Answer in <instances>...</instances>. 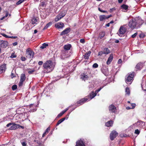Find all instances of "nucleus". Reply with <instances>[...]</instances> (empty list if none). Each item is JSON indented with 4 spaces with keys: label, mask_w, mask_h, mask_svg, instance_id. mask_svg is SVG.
<instances>
[{
    "label": "nucleus",
    "mask_w": 146,
    "mask_h": 146,
    "mask_svg": "<svg viewBox=\"0 0 146 146\" xmlns=\"http://www.w3.org/2000/svg\"><path fill=\"white\" fill-rule=\"evenodd\" d=\"M68 110V109H67L66 110H64L62 112L59 113L57 116V117L59 118L63 114H64Z\"/></svg>",
    "instance_id": "cd10ccee"
},
{
    "label": "nucleus",
    "mask_w": 146,
    "mask_h": 146,
    "mask_svg": "<svg viewBox=\"0 0 146 146\" xmlns=\"http://www.w3.org/2000/svg\"><path fill=\"white\" fill-rule=\"evenodd\" d=\"M98 65L96 63H95L93 65V67L94 68H97L98 67Z\"/></svg>",
    "instance_id": "ea45409f"
},
{
    "label": "nucleus",
    "mask_w": 146,
    "mask_h": 146,
    "mask_svg": "<svg viewBox=\"0 0 146 146\" xmlns=\"http://www.w3.org/2000/svg\"><path fill=\"white\" fill-rule=\"evenodd\" d=\"M113 57L112 54H110V56L108 58L107 62V64L108 65H109L110 63L113 60Z\"/></svg>",
    "instance_id": "5701e85b"
},
{
    "label": "nucleus",
    "mask_w": 146,
    "mask_h": 146,
    "mask_svg": "<svg viewBox=\"0 0 146 146\" xmlns=\"http://www.w3.org/2000/svg\"><path fill=\"white\" fill-rule=\"evenodd\" d=\"M123 0H118V2L119 3H121L123 1Z\"/></svg>",
    "instance_id": "052dcab7"
},
{
    "label": "nucleus",
    "mask_w": 146,
    "mask_h": 146,
    "mask_svg": "<svg viewBox=\"0 0 146 146\" xmlns=\"http://www.w3.org/2000/svg\"><path fill=\"white\" fill-rule=\"evenodd\" d=\"M50 127H48L46 130L45 132L47 134L48 133L49 131H50Z\"/></svg>",
    "instance_id": "37998d69"
},
{
    "label": "nucleus",
    "mask_w": 146,
    "mask_h": 146,
    "mask_svg": "<svg viewBox=\"0 0 146 146\" xmlns=\"http://www.w3.org/2000/svg\"><path fill=\"white\" fill-rule=\"evenodd\" d=\"M26 79L25 75L24 74H21L20 77V80L19 84V87L21 86L23 84V83Z\"/></svg>",
    "instance_id": "39448f33"
},
{
    "label": "nucleus",
    "mask_w": 146,
    "mask_h": 146,
    "mask_svg": "<svg viewBox=\"0 0 146 146\" xmlns=\"http://www.w3.org/2000/svg\"><path fill=\"white\" fill-rule=\"evenodd\" d=\"M6 66L5 64H3L0 66V73L4 72L6 70Z\"/></svg>",
    "instance_id": "ddd939ff"
},
{
    "label": "nucleus",
    "mask_w": 146,
    "mask_h": 146,
    "mask_svg": "<svg viewBox=\"0 0 146 146\" xmlns=\"http://www.w3.org/2000/svg\"><path fill=\"white\" fill-rule=\"evenodd\" d=\"M12 125L9 128L10 130H15L17 129V124L13 123Z\"/></svg>",
    "instance_id": "4be33fe9"
},
{
    "label": "nucleus",
    "mask_w": 146,
    "mask_h": 146,
    "mask_svg": "<svg viewBox=\"0 0 146 146\" xmlns=\"http://www.w3.org/2000/svg\"><path fill=\"white\" fill-rule=\"evenodd\" d=\"M35 71V70H29L28 71V73L29 74H32L33 73V72H34Z\"/></svg>",
    "instance_id": "58836bf2"
},
{
    "label": "nucleus",
    "mask_w": 146,
    "mask_h": 146,
    "mask_svg": "<svg viewBox=\"0 0 146 146\" xmlns=\"http://www.w3.org/2000/svg\"><path fill=\"white\" fill-rule=\"evenodd\" d=\"M70 28H67L62 31L60 33V35H62L67 34L70 32Z\"/></svg>",
    "instance_id": "f8f14e48"
},
{
    "label": "nucleus",
    "mask_w": 146,
    "mask_h": 146,
    "mask_svg": "<svg viewBox=\"0 0 146 146\" xmlns=\"http://www.w3.org/2000/svg\"><path fill=\"white\" fill-rule=\"evenodd\" d=\"M21 143L23 146H26L27 145V144L25 141L21 142Z\"/></svg>",
    "instance_id": "3c124183"
},
{
    "label": "nucleus",
    "mask_w": 146,
    "mask_h": 146,
    "mask_svg": "<svg viewBox=\"0 0 146 146\" xmlns=\"http://www.w3.org/2000/svg\"><path fill=\"white\" fill-rule=\"evenodd\" d=\"M126 31L125 28L123 26H121L119 30V32L117 33L118 35L120 36H122L121 35H123L125 34Z\"/></svg>",
    "instance_id": "0eeeda50"
},
{
    "label": "nucleus",
    "mask_w": 146,
    "mask_h": 146,
    "mask_svg": "<svg viewBox=\"0 0 146 146\" xmlns=\"http://www.w3.org/2000/svg\"><path fill=\"white\" fill-rule=\"evenodd\" d=\"M140 131L138 129H136L135 131V133L137 135H138L140 133Z\"/></svg>",
    "instance_id": "a19ab883"
},
{
    "label": "nucleus",
    "mask_w": 146,
    "mask_h": 146,
    "mask_svg": "<svg viewBox=\"0 0 146 146\" xmlns=\"http://www.w3.org/2000/svg\"><path fill=\"white\" fill-rule=\"evenodd\" d=\"M107 16V19H108L109 18H110L112 16V15H108V16Z\"/></svg>",
    "instance_id": "bf43d9fd"
},
{
    "label": "nucleus",
    "mask_w": 146,
    "mask_h": 146,
    "mask_svg": "<svg viewBox=\"0 0 146 146\" xmlns=\"http://www.w3.org/2000/svg\"><path fill=\"white\" fill-rule=\"evenodd\" d=\"M43 63V62L42 61H40L38 62V64L40 65H42Z\"/></svg>",
    "instance_id": "6e6d98bb"
},
{
    "label": "nucleus",
    "mask_w": 146,
    "mask_h": 146,
    "mask_svg": "<svg viewBox=\"0 0 146 146\" xmlns=\"http://www.w3.org/2000/svg\"><path fill=\"white\" fill-rule=\"evenodd\" d=\"M125 92L126 94L129 95L130 94V91L128 87H127L125 89Z\"/></svg>",
    "instance_id": "72a5a7b5"
},
{
    "label": "nucleus",
    "mask_w": 146,
    "mask_h": 146,
    "mask_svg": "<svg viewBox=\"0 0 146 146\" xmlns=\"http://www.w3.org/2000/svg\"><path fill=\"white\" fill-rule=\"evenodd\" d=\"M48 45L46 43H44L42 44V46L40 47V48L41 49H43L46 48L47 46H48Z\"/></svg>",
    "instance_id": "2f4dec72"
},
{
    "label": "nucleus",
    "mask_w": 146,
    "mask_h": 146,
    "mask_svg": "<svg viewBox=\"0 0 146 146\" xmlns=\"http://www.w3.org/2000/svg\"><path fill=\"white\" fill-rule=\"evenodd\" d=\"M32 23L33 24H35L36 25L38 23L37 20L36 18L34 17L32 18L31 20Z\"/></svg>",
    "instance_id": "c85d7f7f"
},
{
    "label": "nucleus",
    "mask_w": 146,
    "mask_h": 146,
    "mask_svg": "<svg viewBox=\"0 0 146 146\" xmlns=\"http://www.w3.org/2000/svg\"><path fill=\"white\" fill-rule=\"evenodd\" d=\"M17 88V86L16 85H14L12 86V89L13 91L15 90Z\"/></svg>",
    "instance_id": "c9c22d12"
},
{
    "label": "nucleus",
    "mask_w": 146,
    "mask_h": 146,
    "mask_svg": "<svg viewBox=\"0 0 146 146\" xmlns=\"http://www.w3.org/2000/svg\"><path fill=\"white\" fill-rule=\"evenodd\" d=\"M65 15V14H63V15L62 14L61 15L60 14L58 15L55 19V21L56 22L58 21L60 19L64 17Z\"/></svg>",
    "instance_id": "dca6fc26"
},
{
    "label": "nucleus",
    "mask_w": 146,
    "mask_h": 146,
    "mask_svg": "<svg viewBox=\"0 0 146 146\" xmlns=\"http://www.w3.org/2000/svg\"><path fill=\"white\" fill-rule=\"evenodd\" d=\"M118 133L115 130L111 131L110 135V139L111 141L113 140L118 135Z\"/></svg>",
    "instance_id": "423d86ee"
},
{
    "label": "nucleus",
    "mask_w": 146,
    "mask_h": 146,
    "mask_svg": "<svg viewBox=\"0 0 146 146\" xmlns=\"http://www.w3.org/2000/svg\"><path fill=\"white\" fill-rule=\"evenodd\" d=\"M71 47V45L70 44H67L65 45L64 46L63 48L64 50L68 51V50H70Z\"/></svg>",
    "instance_id": "f3484780"
},
{
    "label": "nucleus",
    "mask_w": 146,
    "mask_h": 146,
    "mask_svg": "<svg viewBox=\"0 0 146 146\" xmlns=\"http://www.w3.org/2000/svg\"><path fill=\"white\" fill-rule=\"evenodd\" d=\"M104 54L103 52L102 51H100L98 53V56H101L102 55Z\"/></svg>",
    "instance_id": "c03bdc74"
},
{
    "label": "nucleus",
    "mask_w": 146,
    "mask_h": 146,
    "mask_svg": "<svg viewBox=\"0 0 146 146\" xmlns=\"http://www.w3.org/2000/svg\"><path fill=\"white\" fill-rule=\"evenodd\" d=\"M104 54H108L110 53V51L108 48H105L104 49L103 51Z\"/></svg>",
    "instance_id": "bb28decb"
},
{
    "label": "nucleus",
    "mask_w": 146,
    "mask_h": 146,
    "mask_svg": "<svg viewBox=\"0 0 146 146\" xmlns=\"http://www.w3.org/2000/svg\"><path fill=\"white\" fill-rule=\"evenodd\" d=\"M137 33H134V34L133 35H132V36H131L133 38H134L135 37H136V36L137 35Z\"/></svg>",
    "instance_id": "de8ad7c7"
},
{
    "label": "nucleus",
    "mask_w": 146,
    "mask_h": 146,
    "mask_svg": "<svg viewBox=\"0 0 146 146\" xmlns=\"http://www.w3.org/2000/svg\"><path fill=\"white\" fill-rule=\"evenodd\" d=\"M109 111L112 113H115L116 111V107L113 104H111L109 107Z\"/></svg>",
    "instance_id": "6e6552de"
},
{
    "label": "nucleus",
    "mask_w": 146,
    "mask_h": 146,
    "mask_svg": "<svg viewBox=\"0 0 146 146\" xmlns=\"http://www.w3.org/2000/svg\"><path fill=\"white\" fill-rule=\"evenodd\" d=\"M68 51L64 50H62L61 51V56L63 57H66V56H67L68 55Z\"/></svg>",
    "instance_id": "a211bd4d"
},
{
    "label": "nucleus",
    "mask_w": 146,
    "mask_h": 146,
    "mask_svg": "<svg viewBox=\"0 0 146 146\" xmlns=\"http://www.w3.org/2000/svg\"><path fill=\"white\" fill-rule=\"evenodd\" d=\"M64 25L62 23H58L55 25V27L58 29L62 28L64 27Z\"/></svg>",
    "instance_id": "2eb2a0df"
},
{
    "label": "nucleus",
    "mask_w": 146,
    "mask_h": 146,
    "mask_svg": "<svg viewBox=\"0 0 146 146\" xmlns=\"http://www.w3.org/2000/svg\"><path fill=\"white\" fill-rule=\"evenodd\" d=\"M52 24L51 22H50L47 23L43 28V30L46 29L49 27L51 26Z\"/></svg>",
    "instance_id": "7c9ffc66"
},
{
    "label": "nucleus",
    "mask_w": 146,
    "mask_h": 146,
    "mask_svg": "<svg viewBox=\"0 0 146 146\" xmlns=\"http://www.w3.org/2000/svg\"><path fill=\"white\" fill-rule=\"evenodd\" d=\"M131 106H132V108H131L132 109H134L135 106V104H131Z\"/></svg>",
    "instance_id": "09e8293b"
},
{
    "label": "nucleus",
    "mask_w": 146,
    "mask_h": 146,
    "mask_svg": "<svg viewBox=\"0 0 146 146\" xmlns=\"http://www.w3.org/2000/svg\"><path fill=\"white\" fill-rule=\"evenodd\" d=\"M46 2L44 1H42L40 4V6L42 7H44L46 6Z\"/></svg>",
    "instance_id": "f704fd0d"
},
{
    "label": "nucleus",
    "mask_w": 146,
    "mask_h": 146,
    "mask_svg": "<svg viewBox=\"0 0 146 146\" xmlns=\"http://www.w3.org/2000/svg\"><path fill=\"white\" fill-rule=\"evenodd\" d=\"M81 78L84 81L86 80H87V78L88 77V76L86 75L85 73H83L81 75Z\"/></svg>",
    "instance_id": "aec40b11"
},
{
    "label": "nucleus",
    "mask_w": 146,
    "mask_h": 146,
    "mask_svg": "<svg viewBox=\"0 0 146 146\" xmlns=\"http://www.w3.org/2000/svg\"><path fill=\"white\" fill-rule=\"evenodd\" d=\"M139 37L141 38H143L145 37V35L143 34H141L139 35Z\"/></svg>",
    "instance_id": "a18cd8bd"
},
{
    "label": "nucleus",
    "mask_w": 146,
    "mask_h": 146,
    "mask_svg": "<svg viewBox=\"0 0 146 146\" xmlns=\"http://www.w3.org/2000/svg\"><path fill=\"white\" fill-rule=\"evenodd\" d=\"M17 127L18 128H21L23 129H24V127L23 126H22L21 125H19L17 124Z\"/></svg>",
    "instance_id": "8fccbe9b"
},
{
    "label": "nucleus",
    "mask_w": 146,
    "mask_h": 146,
    "mask_svg": "<svg viewBox=\"0 0 146 146\" xmlns=\"http://www.w3.org/2000/svg\"><path fill=\"white\" fill-rule=\"evenodd\" d=\"M17 56V55H15V53L13 52V53H12L11 55L10 56V57L11 58H15Z\"/></svg>",
    "instance_id": "e433bc0d"
},
{
    "label": "nucleus",
    "mask_w": 146,
    "mask_h": 146,
    "mask_svg": "<svg viewBox=\"0 0 146 146\" xmlns=\"http://www.w3.org/2000/svg\"><path fill=\"white\" fill-rule=\"evenodd\" d=\"M98 10L100 11L101 12H102V13H107V11L103 10L102 9H101L100 8H98Z\"/></svg>",
    "instance_id": "4c0bfd02"
},
{
    "label": "nucleus",
    "mask_w": 146,
    "mask_h": 146,
    "mask_svg": "<svg viewBox=\"0 0 146 146\" xmlns=\"http://www.w3.org/2000/svg\"><path fill=\"white\" fill-rule=\"evenodd\" d=\"M17 36H9V38H17Z\"/></svg>",
    "instance_id": "5fc2aeb1"
},
{
    "label": "nucleus",
    "mask_w": 146,
    "mask_h": 146,
    "mask_svg": "<svg viewBox=\"0 0 146 146\" xmlns=\"http://www.w3.org/2000/svg\"><path fill=\"white\" fill-rule=\"evenodd\" d=\"M143 23V21L142 20L132 19L129 21L128 26L130 28L133 29L139 27Z\"/></svg>",
    "instance_id": "f257e3e1"
},
{
    "label": "nucleus",
    "mask_w": 146,
    "mask_h": 146,
    "mask_svg": "<svg viewBox=\"0 0 146 146\" xmlns=\"http://www.w3.org/2000/svg\"><path fill=\"white\" fill-rule=\"evenodd\" d=\"M96 95V93H94V92H92L89 95V96H88V98H90V100H91Z\"/></svg>",
    "instance_id": "b1692460"
},
{
    "label": "nucleus",
    "mask_w": 146,
    "mask_h": 146,
    "mask_svg": "<svg viewBox=\"0 0 146 146\" xmlns=\"http://www.w3.org/2000/svg\"><path fill=\"white\" fill-rule=\"evenodd\" d=\"M131 108H130L129 107H127L126 108V109L127 110H130V109H131Z\"/></svg>",
    "instance_id": "774afa93"
},
{
    "label": "nucleus",
    "mask_w": 146,
    "mask_h": 146,
    "mask_svg": "<svg viewBox=\"0 0 146 146\" xmlns=\"http://www.w3.org/2000/svg\"><path fill=\"white\" fill-rule=\"evenodd\" d=\"M121 7L122 9H125V10H127L128 7V5H125L123 4L121 6Z\"/></svg>",
    "instance_id": "473e14b6"
},
{
    "label": "nucleus",
    "mask_w": 146,
    "mask_h": 146,
    "mask_svg": "<svg viewBox=\"0 0 146 146\" xmlns=\"http://www.w3.org/2000/svg\"><path fill=\"white\" fill-rule=\"evenodd\" d=\"M114 122L113 120H110L106 122L105 125L108 127H112L113 124Z\"/></svg>",
    "instance_id": "4468645a"
},
{
    "label": "nucleus",
    "mask_w": 146,
    "mask_h": 146,
    "mask_svg": "<svg viewBox=\"0 0 146 146\" xmlns=\"http://www.w3.org/2000/svg\"><path fill=\"white\" fill-rule=\"evenodd\" d=\"M89 99V98H83L79 101H78L77 103L78 104H79L80 105H82V104H84Z\"/></svg>",
    "instance_id": "9d476101"
},
{
    "label": "nucleus",
    "mask_w": 146,
    "mask_h": 146,
    "mask_svg": "<svg viewBox=\"0 0 146 146\" xmlns=\"http://www.w3.org/2000/svg\"><path fill=\"white\" fill-rule=\"evenodd\" d=\"M0 45V48H5L8 45V43L7 41L1 40Z\"/></svg>",
    "instance_id": "1a4fd4ad"
},
{
    "label": "nucleus",
    "mask_w": 146,
    "mask_h": 146,
    "mask_svg": "<svg viewBox=\"0 0 146 146\" xmlns=\"http://www.w3.org/2000/svg\"><path fill=\"white\" fill-rule=\"evenodd\" d=\"M122 62L121 59H119L118 61V64H120Z\"/></svg>",
    "instance_id": "13d9d810"
},
{
    "label": "nucleus",
    "mask_w": 146,
    "mask_h": 146,
    "mask_svg": "<svg viewBox=\"0 0 146 146\" xmlns=\"http://www.w3.org/2000/svg\"><path fill=\"white\" fill-rule=\"evenodd\" d=\"M17 44V42H15L13 43V46H16Z\"/></svg>",
    "instance_id": "338daca9"
},
{
    "label": "nucleus",
    "mask_w": 146,
    "mask_h": 146,
    "mask_svg": "<svg viewBox=\"0 0 146 146\" xmlns=\"http://www.w3.org/2000/svg\"><path fill=\"white\" fill-rule=\"evenodd\" d=\"M2 35L5 38H9V36L3 33L2 34Z\"/></svg>",
    "instance_id": "603ef678"
},
{
    "label": "nucleus",
    "mask_w": 146,
    "mask_h": 146,
    "mask_svg": "<svg viewBox=\"0 0 146 146\" xmlns=\"http://www.w3.org/2000/svg\"><path fill=\"white\" fill-rule=\"evenodd\" d=\"M102 89V88L101 87H100L96 91L98 92L100 91Z\"/></svg>",
    "instance_id": "69168bd1"
},
{
    "label": "nucleus",
    "mask_w": 146,
    "mask_h": 146,
    "mask_svg": "<svg viewBox=\"0 0 146 146\" xmlns=\"http://www.w3.org/2000/svg\"><path fill=\"white\" fill-rule=\"evenodd\" d=\"M91 52L90 51H89L86 52L84 55V58L86 59H88L89 57L90 56Z\"/></svg>",
    "instance_id": "412c9836"
},
{
    "label": "nucleus",
    "mask_w": 146,
    "mask_h": 146,
    "mask_svg": "<svg viewBox=\"0 0 146 146\" xmlns=\"http://www.w3.org/2000/svg\"><path fill=\"white\" fill-rule=\"evenodd\" d=\"M66 119V117H64L59 120L56 124V125H58L59 124L64 121Z\"/></svg>",
    "instance_id": "c756f323"
},
{
    "label": "nucleus",
    "mask_w": 146,
    "mask_h": 146,
    "mask_svg": "<svg viewBox=\"0 0 146 146\" xmlns=\"http://www.w3.org/2000/svg\"><path fill=\"white\" fill-rule=\"evenodd\" d=\"M110 23H109L106 25V27H109L110 26Z\"/></svg>",
    "instance_id": "0e129e2a"
},
{
    "label": "nucleus",
    "mask_w": 146,
    "mask_h": 146,
    "mask_svg": "<svg viewBox=\"0 0 146 146\" xmlns=\"http://www.w3.org/2000/svg\"><path fill=\"white\" fill-rule=\"evenodd\" d=\"M134 73V72H132L129 74L127 78L125 79V82L127 84L128 83V82H132L133 80Z\"/></svg>",
    "instance_id": "20e7f679"
},
{
    "label": "nucleus",
    "mask_w": 146,
    "mask_h": 146,
    "mask_svg": "<svg viewBox=\"0 0 146 146\" xmlns=\"http://www.w3.org/2000/svg\"><path fill=\"white\" fill-rule=\"evenodd\" d=\"M35 53L34 51L30 48H28L26 51V54L29 58L32 59L34 56Z\"/></svg>",
    "instance_id": "7ed1b4c3"
},
{
    "label": "nucleus",
    "mask_w": 146,
    "mask_h": 146,
    "mask_svg": "<svg viewBox=\"0 0 146 146\" xmlns=\"http://www.w3.org/2000/svg\"><path fill=\"white\" fill-rule=\"evenodd\" d=\"M21 60L23 61H25L26 60V58L25 57L22 56L21 57Z\"/></svg>",
    "instance_id": "49530a36"
},
{
    "label": "nucleus",
    "mask_w": 146,
    "mask_h": 146,
    "mask_svg": "<svg viewBox=\"0 0 146 146\" xmlns=\"http://www.w3.org/2000/svg\"><path fill=\"white\" fill-rule=\"evenodd\" d=\"M99 19L100 21H103L107 19V16L104 15H100L99 16Z\"/></svg>",
    "instance_id": "393cba45"
},
{
    "label": "nucleus",
    "mask_w": 146,
    "mask_h": 146,
    "mask_svg": "<svg viewBox=\"0 0 146 146\" xmlns=\"http://www.w3.org/2000/svg\"><path fill=\"white\" fill-rule=\"evenodd\" d=\"M12 124H13V123H9L6 126L7 127H9L10 126V125H12Z\"/></svg>",
    "instance_id": "864d4df0"
},
{
    "label": "nucleus",
    "mask_w": 146,
    "mask_h": 146,
    "mask_svg": "<svg viewBox=\"0 0 146 146\" xmlns=\"http://www.w3.org/2000/svg\"><path fill=\"white\" fill-rule=\"evenodd\" d=\"M105 35V33L104 31L100 32L99 35V37L100 39L102 38Z\"/></svg>",
    "instance_id": "a878e982"
},
{
    "label": "nucleus",
    "mask_w": 146,
    "mask_h": 146,
    "mask_svg": "<svg viewBox=\"0 0 146 146\" xmlns=\"http://www.w3.org/2000/svg\"><path fill=\"white\" fill-rule=\"evenodd\" d=\"M115 8H112L110 9L111 12L113 11L114 10H115Z\"/></svg>",
    "instance_id": "e2e57ef3"
},
{
    "label": "nucleus",
    "mask_w": 146,
    "mask_h": 146,
    "mask_svg": "<svg viewBox=\"0 0 146 146\" xmlns=\"http://www.w3.org/2000/svg\"><path fill=\"white\" fill-rule=\"evenodd\" d=\"M54 66L52 61L50 60L47 61L43 65L45 71L47 73L51 72L54 69Z\"/></svg>",
    "instance_id": "f03ea898"
},
{
    "label": "nucleus",
    "mask_w": 146,
    "mask_h": 146,
    "mask_svg": "<svg viewBox=\"0 0 146 146\" xmlns=\"http://www.w3.org/2000/svg\"><path fill=\"white\" fill-rule=\"evenodd\" d=\"M46 134H47L44 132L42 134V137H44Z\"/></svg>",
    "instance_id": "680f3d73"
},
{
    "label": "nucleus",
    "mask_w": 146,
    "mask_h": 146,
    "mask_svg": "<svg viewBox=\"0 0 146 146\" xmlns=\"http://www.w3.org/2000/svg\"><path fill=\"white\" fill-rule=\"evenodd\" d=\"M76 143V146H85L83 141L81 139L77 141Z\"/></svg>",
    "instance_id": "9b49d317"
},
{
    "label": "nucleus",
    "mask_w": 146,
    "mask_h": 146,
    "mask_svg": "<svg viewBox=\"0 0 146 146\" xmlns=\"http://www.w3.org/2000/svg\"><path fill=\"white\" fill-rule=\"evenodd\" d=\"M80 42L82 43H84L85 42V40L84 39L82 38L80 40Z\"/></svg>",
    "instance_id": "79ce46f5"
},
{
    "label": "nucleus",
    "mask_w": 146,
    "mask_h": 146,
    "mask_svg": "<svg viewBox=\"0 0 146 146\" xmlns=\"http://www.w3.org/2000/svg\"><path fill=\"white\" fill-rule=\"evenodd\" d=\"M8 11H6V13H5V16L4 17H7L8 15Z\"/></svg>",
    "instance_id": "4d7b16f0"
},
{
    "label": "nucleus",
    "mask_w": 146,
    "mask_h": 146,
    "mask_svg": "<svg viewBox=\"0 0 146 146\" xmlns=\"http://www.w3.org/2000/svg\"><path fill=\"white\" fill-rule=\"evenodd\" d=\"M142 63L141 62L138 63L136 65L135 68L137 70H140L143 67Z\"/></svg>",
    "instance_id": "6ab92c4d"
}]
</instances>
